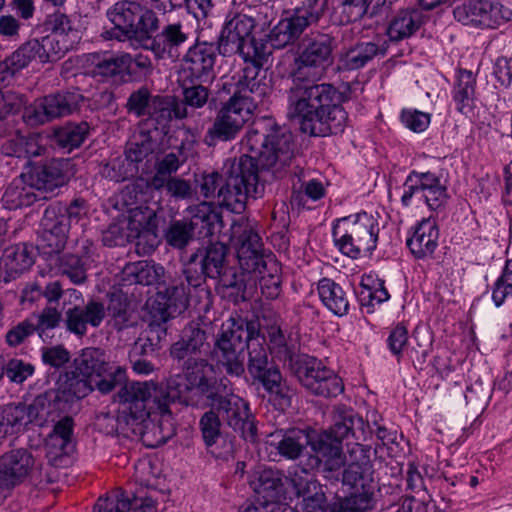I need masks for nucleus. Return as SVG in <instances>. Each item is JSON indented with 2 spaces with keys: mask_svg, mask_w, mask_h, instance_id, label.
Listing matches in <instances>:
<instances>
[{
  "mask_svg": "<svg viewBox=\"0 0 512 512\" xmlns=\"http://www.w3.org/2000/svg\"><path fill=\"white\" fill-rule=\"evenodd\" d=\"M242 147L247 153L224 162L225 184L217 191L218 204L234 213H241L249 198L263 194L259 167L281 177L294 160L292 133L271 118L255 122L243 138Z\"/></svg>",
  "mask_w": 512,
  "mask_h": 512,
  "instance_id": "f257e3e1",
  "label": "nucleus"
},
{
  "mask_svg": "<svg viewBox=\"0 0 512 512\" xmlns=\"http://www.w3.org/2000/svg\"><path fill=\"white\" fill-rule=\"evenodd\" d=\"M355 421H360L351 409L337 408L333 425L321 432L315 439L299 428L286 431L279 430L270 434V444L281 456L289 460L299 458L308 445H311L315 456L309 458L308 471L323 466V471H338L344 464L342 443L354 435Z\"/></svg>",
  "mask_w": 512,
  "mask_h": 512,
  "instance_id": "f03ea898",
  "label": "nucleus"
},
{
  "mask_svg": "<svg viewBox=\"0 0 512 512\" xmlns=\"http://www.w3.org/2000/svg\"><path fill=\"white\" fill-rule=\"evenodd\" d=\"M265 59L247 60L245 67L232 78L235 90L231 98L219 109L212 126L207 130L206 142L231 141L250 119L258 104L268 94L270 88L261 76V66ZM228 82L223 84L226 89Z\"/></svg>",
  "mask_w": 512,
  "mask_h": 512,
  "instance_id": "7ed1b4c3",
  "label": "nucleus"
},
{
  "mask_svg": "<svg viewBox=\"0 0 512 512\" xmlns=\"http://www.w3.org/2000/svg\"><path fill=\"white\" fill-rule=\"evenodd\" d=\"M337 95L331 84L297 85L288 95V115L310 136L338 134L344 129L347 113L336 103Z\"/></svg>",
  "mask_w": 512,
  "mask_h": 512,
  "instance_id": "20e7f679",
  "label": "nucleus"
},
{
  "mask_svg": "<svg viewBox=\"0 0 512 512\" xmlns=\"http://www.w3.org/2000/svg\"><path fill=\"white\" fill-rule=\"evenodd\" d=\"M112 27L102 32L104 40L136 42L140 47L151 32L159 29L156 12L135 0H118L106 9Z\"/></svg>",
  "mask_w": 512,
  "mask_h": 512,
  "instance_id": "39448f33",
  "label": "nucleus"
},
{
  "mask_svg": "<svg viewBox=\"0 0 512 512\" xmlns=\"http://www.w3.org/2000/svg\"><path fill=\"white\" fill-rule=\"evenodd\" d=\"M231 240L237 250L241 269L247 273H258L262 295L275 299L281 291V279L277 274L263 275L266 263L263 259V243L254 225L245 219L234 222L231 227Z\"/></svg>",
  "mask_w": 512,
  "mask_h": 512,
  "instance_id": "423d86ee",
  "label": "nucleus"
},
{
  "mask_svg": "<svg viewBox=\"0 0 512 512\" xmlns=\"http://www.w3.org/2000/svg\"><path fill=\"white\" fill-rule=\"evenodd\" d=\"M227 247L220 242L211 243L204 249L193 253L185 266V273L192 286L199 288L205 286L206 278L218 279L225 287L235 290L239 295L245 290L242 275H237L232 268L227 267Z\"/></svg>",
  "mask_w": 512,
  "mask_h": 512,
  "instance_id": "0eeeda50",
  "label": "nucleus"
},
{
  "mask_svg": "<svg viewBox=\"0 0 512 512\" xmlns=\"http://www.w3.org/2000/svg\"><path fill=\"white\" fill-rule=\"evenodd\" d=\"M378 219L367 212H359L334 221L332 236L339 251L352 259L371 255L377 247Z\"/></svg>",
  "mask_w": 512,
  "mask_h": 512,
  "instance_id": "6e6552de",
  "label": "nucleus"
},
{
  "mask_svg": "<svg viewBox=\"0 0 512 512\" xmlns=\"http://www.w3.org/2000/svg\"><path fill=\"white\" fill-rule=\"evenodd\" d=\"M214 367L207 360L190 357L185 361L182 374L171 376L167 380L168 398L186 405H197L200 396L212 400L219 392L216 386Z\"/></svg>",
  "mask_w": 512,
  "mask_h": 512,
  "instance_id": "1a4fd4ad",
  "label": "nucleus"
},
{
  "mask_svg": "<svg viewBox=\"0 0 512 512\" xmlns=\"http://www.w3.org/2000/svg\"><path fill=\"white\" fill-rule=\"evenodd\" d=\"M257 325L241 318H229L222 323L217 334L213 357L226 373L232 377H241L245 372L244 350L252 338Z\"/></svg>",
  "mask_w": 512,
  "mask_h": 512,
  "instance_id": "9d476101",
  "label": "nucleus"
},
{
  "mask_svg": "<svg viewBox=\"0 0 512 512\" xmlns=\"http://www.w3.org/2000/svg\"><path fill=\"white\" fill-rule=\"evenodd\" d=\"M255 26L256 21L253 17L243 13H229L218 39L219 54H239L244 61L267 58L271 51L266 43L256 40L252 35Z\"/></svg>",
  "mask_w": 512,
  "mask_h": 512,
  "instance_id": "9b49d317",
  "label": "nucleus"
},
{
  "mask_svg": "<svg viewBox=\"0 0 512 512\" xmlns=\"http://www.w3.org/2000/svg\"><path fill=\"white\" fill-rule=\"evenodd\" d=\"M335 38L327 33H311L300 42L294 58L292 75L296 80H320L333 64Z\"/></svg>",
  "mask_w": 512,
  "mask_h": 512,
  "instance_id": "f8f14e48",
  "label": "nucleus"
},
{
  "mask_svg": "<svg viewBox=\"0 0 512 512\" xmlns=\"http://www.w3.org/2000/svg\"><path fill=\"white\" fill-rule=\"evenodd\" d=\"M229 380L223 378L220 385L223 386V393L220 391L212 400L211 407L216 409L218 414L235 432L249 442H255L257 438V427L255 418L250 412L249 403L240 396L228 389Z\"/></svg>",
  "mask_w": 512,
  "mask_h": 512,
  "instance_id": "ddd939ff",
  "label": "nucleus"
},
{
  "mask_svg": "<svg viewBox=\"0 0 512 512\" xmlns=\"http://www.w3.org/2000/svg\"><path fill=\"white\" fill-rule=\"evenodd\" d=\"M327 0H305L293 13L283 17L269 33V42L273 48L281 49L293 44L301 34L322 17Z\"/></svg>",
  "mask_w": 512,
  "mask_h": 512,
  "instance_id": "4468645a",
  "label": "nucleus"
},
{
  "mask_svg": "<svg viewBox=\"0 0 512 512\" xmlns=\"http://www.w3.org/2000/svg\"><path fill=\"white\" fill-rule=\"evenodd\" d=\"M327 0H305L293 13L283 17L269 33V42L273 48L281 49L293 44L301 34L322 17Z\"/></svg>",
  "mask_w": 512,
  "mask_h": 512,
  "instance_id": "2eb2a0df",
  "label": "nucleus"
},
{
  "mask_svg": "<svg viewBox=\"0 0 512 512\" xmlns=\"http://www.w3.org/2000/svg\"><path fill=\"white\" fill-rule=\"evenodd\" d=\"M191 38V27L185 16L176 19L170 16L156 32L143 40L141 48L150 51L157 60H176L180 51Z\"/></svg>",
  "mask_w": 512,
  "mask_h": 512,
  "instance_id": "dca6fc26",
  "label": "nucleus"
},
{
  "mask_svg": "<svg viewBox=\"0 0 512 512\" xmlns=\"http://www.w3.org/2000/svg\"><path fill=\"white\" fill-rule=\"evenodd\" d=\"M122 411L132 423L145 421L150 411L156 410V404L172 402L168 398V389L158 388L152 382H132L119 391Z\"/></svg>",
  "mask_w": 512,
  "mask_h": 512,
  "instance_id": "f3484780",
  "label": "nucleus"
},
{
  "mask_svg": "<svg viewBox=\"0 0 512 512\" xmlns=\"http://www.w3.org/2000/svg\"><path fill=\"white\" fill-rule=\"evenodd\" d=\"M209 296L210 291L206 286L201 285L199 288L192 286L183 265L179 272L169 278L168 284L159 289L157 302L162 306L161 311L167 318L184 312L190 301H195L198 304L203 300H208Z\"/></svg>",
  "mask_w": 512,
  "mask_h": 512,
  "instance_id": "a211bd4d",
  "label": "nucleus"
},
{
  "mask_svg": "<svg viewBox=\"0 0 512 512\" xmlns=\"http://www.w3.org/2000/svg\"><path fill=\"white\" fill-rule=\"evenodd\" d=\"M447 197L446 185L435 173L412 171L404 182L401 202L405 207L424 203L429 209L438 210Z\"/></svg>",
  "mask_w": 512,
  "mask_h": 512,
  "instance_id": "6ab92c4d",
  "label": "nucleus"
},
{
  "mask_svg": "<svg viewBox=\"0 0 512 512\" xmlns=\"http://www.w3.org/2000/svg\"><path fill=\"white\" fill-rule=\"evenodd\" d=\"M291 370L300 383L315 395L336 397L344 390L342 380L314 357L301 355Z\"/></svg>",
  "mask_w": 512,
  "mask_h": 512,
  "instance_id": "aec40b11",
  "label": "nucleus"
},
{
  "mask_svg": "<svg viewBox=\"0 0 512 512\" xmlns=\"http://www.w3.org/2000/svg\"><path fill=\"white\" fill-rule=\"evenodd\" d=\"M82 99L81 94L70 91L48 95L26 106L22 118L29 126L43 125L70 115L78 109Z\"/></svg>",
  "mask_w": 512,
  "mask_h": 512,
  "instance_id": "412c9836",
  "label": "nucleus"
},
{
  "mask_svg": "<svg viewBox=\"0 0 512 512\" xmlns=\"http://www.w3.org/2000/svg\"><path fill=\"white\" fill-rule=\"evenodd\" d=\"M345 466L342 473V483L354 489V493L374 496L376 485L373 477V465L369 456V449L354 443L348 448V456L343 454Z\"/></svg>",
  "mask_w": 512,
  "mask_h": 512,
  "instance_id": "4be33fe9",
  "label": "nucleus"
},
{
  "mask_svg": "<svg viewBox=\"0 0 512 512\" xmlns=\"http://www.w3.org/2000/svg\"><path fill=\"white\" fill-rule=\"evenodd\" d=\"M453 14L464 25L495 28L509 19L510 11L499 2L469 0L457 6Z\"/></svg>",
  "mask_w": 512,
  "mask_h": 512,
  "instance_id": "5701e85b",
  "label": "nucleus"
},
{
  "mask_svg": "<svg viewBox=\"0 0 512 512\" xmlns=\"http://www.w3.org/2000/svg\"><path fill=\"white\" fill-rule=\"evenodd\" d=\"M27 174L36 193L46 198L52 197L56 195L55 191L66 185L69 180L68 163L52 160Z\"/></svg>",
  "mask_w": 512,
  "mask_h": 512,
  "instance_id": "b1692460",
  "label": "nucleus"
},
{
  "mask_svg": "<svg viewBox=\"0 0 512 512\" xmlns=\"http://www.w3.org/2000/svg\"><path fill=\"white\" fill-rule=\"evenodd\" d=\"M34 459L27 450L16 449L0 458V489L10 490L21 484L29 475Z\"/></svg>",
  "mask_w": 512,
  "mask_h": 512,
  "instance_id": "393cba45",
  "label": "nucleus"
},
{
  "mask_svg": "<svg viewBox=\"0 0 512 512\" xmlns=\"http://www.w3.org/2000/svg\"><path fill=\"white\" fill-rule=\"evenodd\" d=\"M439 228L433 218H424L411 228L406 244L416 259L431 257L438 247Z\"/></svg>",
  "mask_w": 512,
  "mask_h": 512,
  "instance_id": "a878e982",
  "label": "nucleus"
},
{
  "mask_svg": "<svg viewBox=\"0 0 512 512\" xmlns=\"http://www.w3.org/2000/svg\"><path fill=\"white\" fill-rule=\"evenodd\" d=\"M156 404V410L150 411L146 417L148 423L143 433L144 441L149 447H158L165 444L175 434V426L169 405Z\"/></svg>",
  "mask_w": 512,
  "mask_h": 512,
  "instance_id": "bb28decb",
  "label": "nucleus"
},
{
  "mask_svg": "<svg viewBox=\"0 0 512 512\" xmlns=\"http://www.w3.org/2000/svg\"><path fill=\"white\" fill-rule=\"evenodd\" d=\"M106 315V309L103 303L95 300L89 301L85 306H75L66 312L65 324L69 332L84 336L87 333V327L90 325L97 328L101 325Z\"/></svg>",
  "mask_w": 512,
  "mask_h": 512,
  "instance_id": "cd10ccee",
  "label": "nucleus"
},
{
  "mask_svg": "<svg viewBox=\"0 0 512 512\" xmlns=\"http://www.w3.org/2000/svg\"><path fill=\"white\" fill-rule=\"evenodd\" d=\"M73 421L64 417L56 423L47 443V457L55 466H63L68 462V456L73 451L72 442Z\"/></svg>",
  "mask_w": 512,
  "mask_h": 512,
  "instance_id": "c85d7f7f",
  "label": "nucleus"
},
{
  "mask_svg": "<svg viewBox=\"0 0 512 512\" xmlns=\"http://www.w3.org/2000/svg\"><path fill=\"white\" fill-rule=\"evenodd\" d=\"M215 47L210 43H197L190 47L185 55V63L190 75L199 80L206 82L214 76V65L216 61Z\"/></svg>",
  "mask_w": 512,
  "mask_h": 512,
  "instance_id": "c756f323",
  "label": "nucleus"
},
{
  "mask_svg": "<svg viewBox=\"0 0 512 512\" xmlns=\"http://www.w3.org/2000/svg\"><path fill=\"white\" fill-rule=\"evenodd\" d=\"M42 246L48 253H59L66 245L70 225L66 216L59 215L54 208L46 209L42 219Z\"/></svg>",
  "mask_w": 512,
  "mask_h": 512,
  "instance_id": "7c9ffc66",
  "label": "nucleus"
},
{
  "mask_svg": "<svg viewBox=\"0 0 512 512\" xmlns=\"http://www.w3.org/2000/svg\"><path fill=\"white\" fill-rule=\"evenodd\" d=\"M78 401L68 388H65L62 383L57 381L55 388L39 395L31 406L36 407L39 411L38 418L43 420L53 414L69 412L73 404Z\"/></svg>",
  "mask_w": 512,
  "mask_h": 512,
  "instance_id": "2f4dec72",
  "label": "nucleus"
},
{
  "mask_svg": "<svg viewBox=\"0 0 512 512\" xmlns=\"http://www.w3.org/2000/svg\"><path fill=\"white\" fill-rule=\"evenodd\" d=\"M78 401L68 388H65L62 383L57 381L55 388L39 395L31 406L36 407L39 411L38 418L43 420L53 414L69 412L73 404Z\"/></svg>",
  "mask_w": 512,
  "mask_h": 512,
  "instance_id": "473e14b6",
  "label": "nucleus"
},
{
  "mask_svg": "<svg viewBox=\"0 0 512 512\" xmlns=\"http://www.w3.org/2000/svg\"><path fill=\"white\" fill-rule=\"evenodd\" d=\"M46 196H40L36 193L28 174H21L12 180L6 187L2 203L6 209L15 210L25 206H30L39 199H45Z\"/></svg>",
  "mask_w": 512,
  "mask_h": 512,
  "instance_id": "72a5a7b5",
  "label": "nucleus"
},
{
  "mask_svg": "<svg viewBox=\"0 0 512 512\" xmlns=\"http://www.w3.org/2000/svg\"><path fill=\"white\" fill-rule=\"evenodd\" d=\"M38 417L39 411L31 404H10L0 407V435L19 432Z\"/></svg>",
  "mask_w": 512,
  "mask_h": 512,
  "instance_id": "f704fd0d",
  "label": "nucleus"
},
{
  "mask_svg": "<svg viewBox=\"0 0 512 512\" xmlns=\"http://www.w3.org/2000/svg\"><path fill=\"white\" fill-rule=\"evenodd\" d=\"M249 485L264 501H276L280 498L282 479L277 471L271 468L257 467L249 474Z\"/></svg>",
  "mask_w": 512,
  "mask_h": 512,
  "instance_id": "c9c22d12",
  "label": "nucleus"
},
{
  "mask_svg": "<svg viewBox=\"0 0 512 512\" xmlns=\"http://www.w3.org/2000/svg\"><path fill=\"white\" fill-rule=\"evenodd\" d=\"M151 105V112L147 118L155 123L156 129H166L174 119L187 118L184 105L180 104L176 97L155 95Z\"/></svg>",
  "mask_w": 512,
  "mask_h": 512,
  "instance_id": "e433bc0d",
  "label": "nucleus"
},
{
  "mask_svg": "<svg viewBox=\"0 0 512 512\" xmlns=\"http://www.w3.org/2000/svg\"><path fill=\"white\" fill-rule=\"evenodd\" d=\"M269 338L270 353L279 361L288 364L290 369L295 365V361L301 358L298 355V341L292 334H285L278 326H270L267 330Z\"/></svg>",
  "mask_w": 512,
  "mask_h": 512,
  "instance_id": "4c0bfd02",
  "label": "nucleus"
},
{
  "mask_svg": "<svg viewBox=\"0 0 512 512\" xmlns=\"http://www.w3.org/2000/svg\"><path fill=\"white\" fill-rule=\"evenodd\" d=\"M390 295L385 281L376 274H364L360 281L359 301L367 313H373L377 306L388 301Z\"/></svg>",
  "mask_w": 512,
  "mask_h": 512,
  "instance_id": "58836bf2",
  "label": "nucleus"
},
{
  "mask_svg": "<svg viewBox=\"0 0 512 512\" xmlns=\"http://www.w3.org/2000/svg\"><path fill=\"white\" fill-rule=\"evenodd\" d=\"M384 44L376 42H358L350 47L340 58L341 67L345 70H358L378 55H384Z\"/></svg>",
  "mask_w": 512,
  "mask_h": 512,
  "instance_id": "ea45409f",
  "label": "nucleus"
},
{
  "mask_svg": "<svg viewBox=\"0 0 512 512\" xmlns=\"http://www.w3.org/2000/svg\"><path fill=\"white\" fill-rule=\"evenodd\" d=\"M423 24V14L417 9L400 10L390 21L387 36L398 42L411 37Z\"/></svg>",
  "mask_w": 512,
  "mask_h": 512,
  "instance_id": "a19ab883",
  "label": "nucleus"
},
{
  "mask_svg": "<svg viewBox=\"0 0 512 512\" xmlns=\"http://www.w3.org/2000/svg\"><path fill=\"white\" fill-rule=\"evenodd\" d=\"M125 59L119 54L105 53H89L86 55L85 63L87 73L93 77L107 79L123 73V65Z\"/></svg>",
  "mask_w": 512,
  "mask_h": 512,
  "instance_id": "79ce46f5",
  "label": "nucleus"
},
{
  "mask_svg": "<svg viewBox=\"0 0 512 512\" xmlns=\"http://www.w3.org/2000/svg\"><path fill=\"white\" fill-rule=\"evenodd\" d=\"M476 76L470 70L460 69L452 90L456 109L462 114L472 111L475 101Z\"/></svg>",
  "mask_w": 512,
  "mask_h": 512,
  "instance_id": "37998d69",
  "label": "nucleus"
},
{
  "mask_svg": "<svg viewBox=\"0 0 512 512\" xmlns=\"http://www.w3.org/2000/svg\"><path fill=\"white\" fill-rule=\"evenodd\" d=\"M323 305L336 316H344L349 311V300L343 288L329 278H322L317 285Z\"/></svg>",
  "mask_w": 512,
  "mask_h": 512,
  "instance_id": "c03bdc74",
  "label": "nucleus"
},
{
  "mask_svg": "<svg viewBox=\"0 0 512 512\" xmlns=\"http://www.w3.org/2000/svg\"><path fill=\"white\" fill-rule=\"evenodd\" d=\"M109 365L104 351L99 348H85L74 359V372L86 379H91L107 373Z\"/></svg>",
  "mask_w": 512,
  "mask_h": 512,
  "instance_id": "a18cd8bd",
  "label": "nucleus"
},
{
  "mask_svg": "<svg viewBox=\"0 0 512 512\" xmlns=\"http://www.w3.org/2000/svg\"><path fill=\"white\" fill-rule=\"evenodd\" d=\"M206 342V333L199 328H186L176 343L171 346L170 355L177 360L197 357Z\"/></svg>",
  "mask_w": 512,
  "mask_h": 512,
  "instance_id": "49530a36",
  "label": "nucleus"
},
{
  "mask_svg": "<svg viewBox=\"0 0 512 512\" xmlns=\"http://www.w3.org/2000/svg\"><path fill=\"white\" fill-rule=\"evenodd\" d=\"M1 261L7 274L16 278L33 265V249L26 244L9 247L5 250Z\"/></svg>",
  "mask_w": 512,
  "mask_h": 512,
  "instance_id": "de8ad7c7",
  "label": "nucleus"
},
{
  "mask_svg": "<svg viewBox=\"0 0 512 512\" xmlns=\"http://www.w3.org/2000/svg\"><path fill=\"white\" fill-rule=\"evenodd\" d=\"M105 309L111 317L113 326L118 330H123L135 323L134 309L127 295L122 292L112 293Z\"/></svg>",
  "mask_w": 512,
  "mask_h": 512,
  "instance_id": "09e8293b",
  "label": "nucleus"
},
{
  "mask_svg": "<svg viewBox=\"0 0 512 512\" xmlns=\"http://www.w3.org/2000/svg\"><path fill=\"white\" fill-rule=\"evenodd\" d=\"M266 339L256 328L255 333L248 342V365L247 369L252 378L259 377L262 372L268 370V355L265 348Z\"/></svg>",
  "mask_w": 512,
  "mask_h": 512,
  "instance_id": "8fccbe9b",
  "label": "nucleus"
},
{
  "mask_svg": "<svg viewBox=\"0 0 512 512\" xmlns=\"http://www.w3.org/2000/svg\"><path fill=\"white\" fill-rule=\"evenodd\" d=\"M47 25L50 29V33L59 41H64L63 43L70 49L78 42L79 40V32L73 26V23L68 15L55 12L49 15L47 19Z\"/></svg>",
  "mask_w": 512,
  "mask_h": 512,
  "instance_id": "3c124183",
  "label": "nucleus"
},
{
  "mask_svg": "<svg viewBox=\"0 0 512 512\" xmlns=\"http://www.w3.org/2000/svg\"><path fill=\"white\" fill-rule=\"evenodd\" d=\"M62 42V40L59 41L51 34L31 39L36 58L41 63L54 62L62 58L70 50Z\"/></svg>",
  "mask_w": 512,
  "mask_h": 512,
  "instance_id": "603ef678",
  "label": "nucleus"
},
{
  "mask_svg": "<svg viewBox=\"0 0 512 512\" xmlns=\"http://www.w3.org/2000/svg\"><path fill=\"white\" fill-rule=\"evenodd\" d=\"M181 150L165 154L155 164V174L150 180V186L155 190L163 189L165 179L172 177L186 161L185 157H181Z\"/></svg>",
  "mask_w": 512,
  "mask_h": 512,
  "instance_id": "864d4df0",
  "label": "nucleus"
},
{
  "mask_svg": "<svg viewBox=\"0 0 512 512\" xmlns=\"http://www.w3.org/2000/svg\"><path fill=\"white\" fill-rule=\"evenodd\" d=\"M125 273L135 283L153 285L164 275V268L147 261H139L128 265L125 268Z\"/></svg>",
  "mask_w": 512,
  "mask_h": 512,
  "instance_id": "5fc2aeb1",
  "label": "nucleus"
},
{
  "mask_svg": "<svg viewBox=\"0 0 512 512\" xmlns=\"http://www.w3.org/2000/svg\"><path fill=\"white\" fill-rule=\"evenodd\" d=\"M88 131L89 126L86 122L79 124L69 123L55 131V139L60 147L71 151L74 148H78L84 142Z\"/></svg>",
  "mask_w": 512,
  "mask_h": 512,
  "instance_id": "6e6d98bb",
  "label": "nucleus"
},
{
  "mask_svg": "<svg viewBox=\"0 0 512 512\" xmlns=\"http://www.w3.org/2000/svg\"><path fill=\"white\" fill-rule=\"evenodd\" d=\"M155 148V141L148 134L140 133L128 142L124 160L127 164H131V167H135L134 164L147 158L154 152Z\"/></svg>",
  "mask_w": 512,
  "mask_h": 512,
  "instance_id": "4d7b16f0",
  "label": "nucleus"
},
{
  "mask_svg": "<svg viewBox=\"0 0 512 512\" xmlns=\"http://www.w3.org/2000/svg\"><path fill=\"white\" fill-rule=\"evenodd\" d=\"M34 59L37 58L31 40H29L5 59V69L3 73L6 75L3 76L2 80L12 78L17 71L27 67Z\"/></svg>",
  "mask_w": 512,
  "mask_h": 512,
  "instance_id": "13d9d810",
  "label": "nucleus"
},
{
  "mask_svg": "<svg viewBox=\"0 0 512 512\" xmlns=\"http://www.w3.org/2000/svg\"><path fill=\"white\" fill-rule=\"evenodd\" d=\"M131 496L121 490L99 497L93 512H131Z\"/></svg>",
  "mask_w": 512,
  "mask_h": 512,
  "instance_id": "bf43d9fd",
  "label": "nucleus"
},
{
  "mask_svg": "<svg viewBox=\"0 0 512 512\" xmlns=\"http://www.w3.org/2000/svg\"><path fill=\"white\" fill-rule=\"evenodd\" d=\"M509 297H512V259L506 260L492 286V301L496 307H501Z\"/></svg>",
  "mask_w": 512,
  "mask_h": 512,
  "instance_id": "052dcab7",
  "label": "nucleus"
},
{
  "mask_svg": "<svg viewBox=\"0 0 512 512\" xmlns=\"http://www.w3.org/2000/svg\"><path fill=\"white\" fill-rule=\"evenodd\" d=\"M136 167H131V164L121 157H115L103 163L99 167V173L102 177L111 181L120 182L133 176Z\"/></svg>",
  "mask_w": 512,
  "mask_h": 512,
  "instance_id": "680f3d73",
  "label": "nucleus"
},
{
  "mask_svg": "<svg viewBox=\"0 0 512 512\" xmlns=\"http://www.w3.org/2000/svg\"><path fill=\"white\" fill-rule=\"evenodd\" d=\"M126 379V369L121 366L109 365V370L103 376H94L89 379L93 382V389L96 388L102 394L110 393L117 385L122 384Z\"/></svg>",
  "mask_w": 512,
  "mask_h": 512,
  "instance_id": "e2e57ef3",
  "label": "nucleus"
},
{
  "mask_svg": "<svg viewBox=\"0 0 512 512\" xmlns=\"http://www.w3.org/2000/svg\"><path fill=\"white\" fill-rule=\"evenodd\" d=\"M154 98L155 95H152L146 87H141L130 94L126 108L130 114L137 117H148Z\"/></svg>",
  "mask_w": 512,
  "mask_h": 512,
  "instance_id": "0e129e2a",
  "label": "nucleus"
},
{
  "mask_svg": "<svg viewBox=\"0 0 512 512\" xmlns=\"http://www.w3.org/2000/svg\"><path fill=\"white\" fill-rule=\"evenodd\" d=\"M203 440L207 446L214 445L221 436L220 414L211 409L203 414L199 422Z\"/></svg>",
  "mask_w": 512,
  "mask_h": 512,
  "instance_id": "69168bd1",
  "label": "nucleus"
},
{
  "mask_svg": "<svg viewBox=\"0 0 512 512\" xmlns=\"http://www.w3.org/2000/svg\"><path fill=\"white\" fill-rule=\"evenodd\" d=\"M183 98L179 103L184 105L187 112V118L192 116V110L202 108L206 105L209 97V91L203 85H192L184 87L182 92Z\"/></svg>",
  "mask_w": 512,
  "mask_h": 512,
  "instance_id": "338daca9",
  "label": "nucleus"
},
{
  "mask_svg": "<svg viewBox=\"0 0 512 512\" xmlns=\"http://www.w3.org/2000/svg\"><path fill=\"white\" fill-rule=\"evenodd\" d=\"M373 508V496L352 493L334 505V512H366Z\"/></svg>",
  "mask_w": 512,
  "mask_h": 512,
  "instance_id": "774afa93",
  "label": "nucleus"
}]
</instances>
